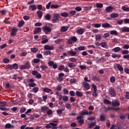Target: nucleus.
I'll return each instance as SVG.
<instances>
[{"label":"nucleus","instance_id":"1","mask_svg":"<svg viewBox=\"0 0 129 129\" xmlns=\"http://www.w3.org/2000/svg\"><path fill=\"white\" fill-rule=\"evenodd\" d=\"M31 68V64H30V62H26L24 65H20L19 69L21 70H25L26 69H30Z\"/></svg>","mask_w":129,"mask_h":129},{"label":"nucleus","instance_id":"2","mask_svg":"<svg viewBox=\"0 0 129 129\" xmlns=\"http://www.w3.org/2000/svg\"><path fill=\"white\" fill-rule=\"evenodd\" d=\"M109 93L112 97H115L116 96V92L115 89L113 87H110L109 89Z\"/></svg>","mask_w":129,"mask_h":129},{"label":"nucleus","instance_id":"3","mask_svg":"<svg viewBox=\"0 0 129 129\" xmlns=\"http://www.w3.org/2000/svg\"><path fill=\"white\" fill-rule=\"evenodd\" d=\"M42 31L43 32H44L46 35H47L48 34H49V33H51V31H52V29H51V28L47 26H45L42 27Z\"/></svg>","mask_w":129,"mask_h":129},{"label":"nucleus","instance_id":"4","mask_svg":"<svg viewBox=\"0 0 129 129\" xmlns=\"http://www.w3.org/2000/svg\"><path fill=\"white\" fill-rule=\"evenodd\" d=\"M64 76H65V74L63 73H60L58 74V77L56 78V80L58 81V82H62L63 80H64Z\"/></svg>","mask_w":129,"mask_h":129},{"label":"nucleus","instance_id":"5","mask_svg":"<svg viewBox=\"0 0 129 129\" xmlns=\"http://www.w3.org/2000/svg\"><path fill=\"white\" fill-rule=\"evenodd\" d=\"M76 42H77V37L73 36L70 39L68 40V44L71 45V44H73V42L75 43Z\"/></svg>","mask_w":129,"mask_h":129},{"label":"nucleus","instance_id":"6","mask_svg":"<svg viewBox=\"0 0 129 129\" xmlns=\"http://www.w3.org/2000/svg\"><path fill=\"white\" fill-rule=\"evenodd\" d=\"M114 68L115 69L117 68L118 70L120 71V72H122V71H123V68H122V66L118 63H115V65L114 66Z\"/></svg>","mask_w":129,"mask_h":129},{"label":"nucleus","instance_id":"7","mask_svg":"<svg viewBox=\"0 0 129 129\" xmlns=\"http://www.w3.org/2000/svg\"><path fill=\"white\" fill-rule=\"evenodd\" d=\"M17 33H18V29L16 27H13L12 29V32L11 33V36H13V37H15V36L17 35Z\"/></svg>","mask_w":129,"mask_h":129},{"label":"nucleus","instance_id":"8","mask_svg":"<svg viewBox=\"0 0 129 129\" xmlns=\"http://www.w3.org/2000/svg\"><path fill=\"white\" fill-rule=\"evenodd\" d=\"M120 30H121L122 31L121 33H128L129 32V27H123L122 28H120Z\"/></svg>","mask_w":129,"mask_h":129},{"label":"nucleus","instance_id":"9","mask_svg":"<svg viewBox=\"0 0 129 129\" xmlns=\"http://www.w3.org/2000/svg\"><path fill=\"white\" fill-rule=\"evenodd\" d=\"M54 46L52 45L51 46H50L49 45H44V49L45 50H54Z\"/></svg>","mask_w":129,"mask_h":129},{"label":"nucleus","instance_id":"10","mask_svg":"<svg viewBox=\"0 0 129 129\" xmlns=\"http://www.w3.org/2000/svg\"><path fill=\"white\" fill-rule=\"evenodd\" d=\"M112 106H119L120 104L119 103V102L117 101V100H116L115 101L112 102Z\"/></svg>","mask_w":129,"mask_h":129},{"label":"nucleus","instance_id":"11","mask_svg":"<svg viewBox=\"0 0 129 129\" xmlns=\"http://www.w3.org/2000/svg\"><path fill=\"white\" fill-rule=\"evenodd\" d=\"M84 32H85V30L83 28L79 29L76 31V33H77V34H79V35H83Z\"/></svg>","mask_w":129,"mask_h":129},{"label":"nucleus","instance_id":"12","mask_svg":"<svg viewBox=\"0 0 129 129\" xmlns=\"http://www.w3.org/2000/svg\"><path fill=\"white\" fill-rule=\"evenodd\" d=\"M68 30V27L67 26H62L60 28V32L62 33H65V32H67V30Z\"/></svg>","mask_w":129,"mask_h":129},{"label":"nucleus","instance_id":"13","mask_svg":"<svg viewBox=\"0 0 129 129\" xmlns=\"http://www.w3.org/2000/svg\"><path fill=\"white\" fill-rule=\"evenodd\" d=\"M110 17L112 19H115V18H118L119 14L117 13H112L110 14Z\"/></svg>","mask_w":129,"mask_h":129},{"label":"nucleus","instance_id":"14","mask_svg":"<svg viewBox=\"0 0 129 129\" xmlns=\"http://www.w3.org/2000/svg\"><path fill=\"white\" fill-rule=\"evenodd\" d=\"M41 110L42 112H45V111H48V110H49V107L42 106L41 107Z\"/></svg>","mask_w":129,"mask_h":129},{"label":"nucleus","instance_id":"15","mask_svg":"<svg viewBox=\"0 0 129 129\" xmlns=\"http://www.w3.org/2000/svg\"><path fill=\"white\" fill-rule=\"evenodd\" d=\"M41 31H42V29L40 27H38L36 29H35L34 31V35H36L37 34H39V33L41 32Z\"/></svg>","mask_w":129,"mask_h":129},{"label":"nucleus","instance_id":"16","mask_svg":"<svg viewBox=\"0 0 129 129\" xmlns=\"http://www.w3.org/2000/svg\"><path fill=\"white\" fill-rule=\"evenodd\" d=\"M102 27L103 28H105L106 29H107L108 28H111L110 24H109V23H108L102 24Z\"/></svg>","mask_w":129,"mask_h":129},{"label":"nucleus","instance_id":"17","mask_svg":"<svg viewBox=\"0 0 129 129\" xmlns=\"http://www.w3.org/2000/svg\"><path fill=\"white\" fill-rule=\"evenodd\" d=\"M112 50L114 51V52H115V53H117V52H119V51H122V49L119 47H116L113 48Z\"/></svg>","mask_w":129,"mask_h":129},{"label":"nucleus","instance_id":"18","mask_svg":"<svg viewBox=\"0 0 129 129\" xmlns=\"http://www.w3.org/2000/svg\"><path fill=\"white\" fill-rule=\"evenodd\" d=\"M30 9H31V11L34 12V11H36L37 10V6L36 5H32L29 6Z\"/></svg>","mask_w":129,"mask_h":129},{"label":"nucleus","instance_id":"19","mask_svg":"<svg viewBox=\"0 0 129 129\" xmlns=\"http://www.w3.org/2000/svg\"><path fill=\"white\" fill-rule=\"evenodd\" d=\"M36 14L38 15V17L40 19H41V18H42V17H43V12H42L41 11H38L37 12Z\"/></svg>","mask_w":129,"mask_h":129},{"label":"nucleus","instance_id":"20","mask_svg":"<svg viewBox=\"0 0 129 129\" xmlns=\"http://www.w3.org/2000/svg\"><path fill=\"white\" fill-rule=\"evenodd\" d=\"M51 124V128L52 129H58V127H57V124L50 122Z\"/></svg>","mask_w":129,"mask_h":129},{"label":"nucleus","instance_id":"21","mask_svg":"<svg viewBox=\"0 0 129 129\" xmlns=\"http://www.w3.org/2000/svg\"><path fill=\"white\" fill-rule=\"evenodd\" d=\"M95 125H96V122H93L89 124L88 127L89 128H93Z\"/></svg>","mask_w":129,"mask_h":129},{"label":"nucleus","instance_id":"22","mask_svg":"<svg viewBox=\"0 0 129 129\" xmlns=\"http://www.w3.org/2000/svg\"><path fill=\"white\" fill-rule=\"evenodd\" d=\"M24 25H25V21H24L23 20H22L19 23L18 27V28H22V27H23Z\"/></svg>","mask_w":129,"mask_h":129},{"label":"nucleus","instance_id":"23","mask_svg":"<svg viewBox=\"0 0 129 129\" xmlns=\"http://www.w3.org/2000/svg\"><path fill=\"white\" fill-rule=\"evenodd\" d=\"M76 95H77V96H79V97H81L83 96V94H82L81 92H80L79 91H76Z\"/></svg>","mask_w":129,"mask_h":129},{"label":"nucleus","instance_id":"24","mask_svg":"<svg viewBox=\"0 0 129 129\" xmlns=\"http://www.w3.org/2000/svg\"><path fill=\"white\" fill-rule=\"evenodd\" d=\"M110 34L111 35H114V36H117L118 35V32L116 30H111L110 31Z\"/></svg>","mask_w":129,"mask_h":129},{"label":"nucleus","instance_id":"25","mask_svg":"<svg viewBox=\"0 0 129 129\" xmlns=\"http://www.w3.org/2000/svg\"><path fill=\"white\" fill-rule=\"evenodd\" d=\"M45 20L46 21H50L51 20V15L49 14H47L45 16Z\"/></svg>","mask_w":129,"mask_h":129},{"label":"nucleus","instance_id":"26","mask_svg":"<svg viewBox=\"0 0 129 129\" xmlns=\"http://www.w3.org/2000/svg\"><path fill=\"white\" fill-rule=\"evenodd\" d=\"M14 127V125L11 124V123H7L5 125V128H12Z\"/></svg>","mask_w":129,"mask_h":129},{"label":"nucleus","instance_id":"27","mask_svg":"<svg viewBox=\"0 0 129 129\" xmlns=\"http://www.w3.org/2000/svg\"><path fill=\"white\" fill-rule=\"evenodd\" d=\"M40 67L42 70H43V71H45L46 69H48V67L43 64H41Z\"/></svg>","mask_w":129,"mask_h":129},{"label":"nucleus","instance_id":"28","mask_svg":"<svg viewBox=\"0 0 129 129\" xmlns=\"http://www.w3.org/2000/svg\"><path fill=\"white\" fill-rule=\"evenodd\" d=\"M60 16L63 17V18H67L69 16V14L66 12H63L60 14Z\"/></svg>","mask_w":129,"mask_h":129},{"label":"nucleus","instance_id":"29","mask_svg":"<svg viewBox=\"0 0 129 129\" xmlns=\"http://www.w3.org/2000/svg\"><path fill=\"white\" fill-rule=\"evenodd\" d=\"M64 110H65V108H63L61 109L57 110L56 112L57 114H62V112L64 111Z\"/></svg>","mask_w":129,"mask_h":129},{"label":"nucleus","instance_id":"30","mask_svg":"<svg viewBox=\"0 0 129 129\" xmlns=\"http://www.w3.org/2000/svg\"><path fill=\"white\" fill-rule=\"evenodd\" d=\"M43 91L44 92H46L47 93H50V92L52 91V90L48 88H44L43 89Z\"/></svg>","mask_w":129,"mask_h":129},{"label":"nucleus","instance_id":"31","mask_svg":"<svg viewBox=\"0 0 129 129\" xmlns=\"http://www.w3.org/2000/svg\"><path fill=\"white\" fill-rule=\"evenodd\" d=\"M69 14H70L71 17H73V16H75L76 14V12L74 10H72L69 11Z\"/></svg>","mask_w":129,"mask_h":129},{"label":"nucleus","instance_id":"32","mask_svg":"<svg viewBox=\"0 0 129 129\" xmlns=\"http://www.w3.org/2000/svg\"><path fill=\"white\" fill-rule=\"evenodd\" d=\"M112 109H113V108H112V107H108V108H107L106 107H105L104 111L105 112H107V111H108V110H112Z\"/></svg>","mask_w":129,"mask_h":129},{"label":"nucleus","instance_id":"33","mask_svg":"<svg viewBox=\"0 0 129 129\" xmlns=\"http://www.w3.org/2000/svg\"><path fill=\"white\" fill-rule=\"evenodd\" d=\"M113 10L112 6H109L106 8V12H111Z\"/></svg>","mask_w":129,"mask_h":129},{"label":"nucleus","instance_id":"34","mask_svg":"<svg viewBox=\"0 0 129 129\" xmlns=\"http://www.w3.org/2000/svg\"><path fill=\"white\" fill-rule=\"evenodd\" d=\"M31 51H32L33 53H37V52L39 51V49L36 47H33L31 48Z\"/></svg>","mask_w":129,"mask_h":129},{"label":"nucleus","instance_id":"35","mask_svg":"<svg viewBox=\"0 0 129 129\" xmlns=\"http://www.w3.org/2000/svg\"><path fill=\"white\" fill-rule=\"evenodd\" d=\"M51 51L47 50L44 52L43 55H44V56H48V55H51Z\"/></svg>","mask_w":129,"mask_h":129},{"label":"nucleus","instance_id":"36","mask_svg":"<svg viewBox=\"0 0 129 129\" xmlns=\"http://www.w3.org/2000/svg\"><path fill=\"white\" fill-rule=\"evenodd\" d=\"M84 86L87 90H88V89H90V85H89V84L88 83H85V84H84Z\"/></svg>","mask_w":129,"mask_h":129},{"label":"nucleus","instance_id":"37","mask_svg":"<svg viewBox=\"0 0 129 129\" xmlns=\"http://www.w3.org/2000/svg\"><path fill=\"white\" fill-rule=\"evenodd\" d=\"M68 53L70 54V55H71V56H75L76 54H77L76 51H73L72 50L69 51Z\"/></svg>","mask_w":129,"mask_h":129},{"label":"nucleus","instance_id":"38","mask_svg":"<svg viewBox=\"0 0 129 129\" xmlns=\"http://www.w3.org/2000/svg\"><path fill=\"white\" fill-rule=\"evenodd\" d=\"M110 82L111 83H114V82H115V77H114V76L111 77L110 78Z\"/></svg>","mask_w":129,"mask_h":129},{"label":"nucleus","instance_id":"39","mask_svg":"<svg viewBox=\"0 0 129 129\" xmlns=\"http://www.w3.org/2000/svg\"><path fill=\"white\" fill-rule=\"evenodd\" d=\"M53 18L59 21V19H60V14H54L53 15Z\"/></svg>","mask_w":129,"mask_h":129},{"label":"nucleus","instance_id":"40","mask_svg":"<svg viewBox=\"0 0 129 129\" xmlns=\"http://www.w3.org/2000/svg\"><path fill=\"white\" fill-rule=\"evenodd\" d=\"M97 91H94V92H92V95L93 97H97V96H98V94Z\"/></svg>","mask_w":129,"mask_h":129},{"label":"nucleus","instance_id":"41","mask_svg":"<svg viewBox=\"0 0 129 129\" xmlns=\"http://www.w3.org/2000/svg\"><path fill=\"white\" fill-rule=\"evenodd\" d=\"M81 115H88V111L86 110V111H82L81 113Z\"/></svg>","mask_w":129,"mask_h":129},{"label":"nucleus","instance_id":"42","mask_svg":"<svg viewBox=\"0 0 129 129\" xmlns=\"http://www.w3.org/2000/svg\"><path fill=\"white\" fill-rule=\"evenodd\" d=\"M102 38V37L101 36V35L100 34H97L96 36H95V39L96 40H101V38Z\"/></svg>","mask_w":129,"mask_h":129},{"label":"nucleus","instance_id":"43","mask_svg":"<svg viewBox=\"0 0 129 129\" xmlns=\"http://www.w3.org/2000/svg\"><path fill=\"white\" fill-rule=\"evenodd\" d=\"M68 66L70 68H73V67H75L76 66V64H74L73 62H70L68 64Z\"/></svg>","mask_w":129,"mask_h":129},{"label":"nucleus","instance_id":"44","mask_svg":"<svg viewBox=\"0 0 129 129\" xmlns=\"http://www.w3.org/2000/svg\"><path fill=\"white\" fill-rule=\"evenodd\" d=\"M121 9L124 12H129V8L126 7L125 6H123Z\"/></svg>","mask_w":129,"mask_h":129},{"label":"nucleus","instance_id":"45","mask_svg":"<svg viewBox=\"0 0 129 129\" xmlns=\"http://www.w3.org/2000/svg\"><path fill=\"white\" fill-rule=\"evenodd\" d=\"M104 103L105 104H111V102H110V101L108 100L107 99H105L104 100Z\"/></svg>","mask_w":129,"mask_h":129},{"label":"nucleus","instance_id":"46","mask_svg":"<svg viewBox=\"0 0 129 129\" xmlns=\"http://www.w3.org/2000/svg\"><path fill=\"white\" fill-rule=\"evenodd\" d=\"M69 59L70 60L71 62H77V58H76V57H71Z\"/></svg>","mask_w":129,"mask_h":129},{"label":"nucleus","instance_id":"47","mask_svg":"<svg viewBox=\"0 0 129 129\" xmlns=\"http://www.w3.org/2000/svg\"><path fill=\"white\" fill-rule=\"evenodd\" d=\"M121 53L123 55H127V54H129V51L127 50H122Z\"/></svg>","mask_w":129,"mask_h":129},{"label":"nucleus","instance_id":"48","mask_svg":"<svg viewBox=\"0 0 129 129\" xmlns=\"http://www.w3.org/2000/svg\"><path fill=\"white\" fill-rule=\"evenodd\" d=\"M96 7L101 9V8H103V4L102 3H96Z\"/></svg>","mask_w":129,"mask_h":129},{"label":"nucleus","instance_id":"49","mask_svg":"<svg viewBox=\"0 0 129 129\" xmlns=\"http://www.w3.org/2000/svg\"><path fill=\"white\" fill-rule=\"evenodd\" d=\"M32 90H33L34 93H37V92H38V91H39V88H38L37 87H35L34 88H33L32 89Z\"/></svg>","mask_w":129,"mask_h":129},{"label":"nucleus","instance_id":"50","mask_svg":"<svg viewBox=\"0 0 129 129\" xmlns=\"http://www.w3.org/2000/svg\"><path fill=\"white\" fill-rule=\"evenodd\" d=\"M92 80H93V81H100V79L96 76L93 77Z\"/></svg>","mask_w":129,"mask_h":129},{"label":"nucleus","instance_id":"51","mask_svg":"<svg viewBox=\"0 0 129 129\" xmlns=\"http://www.w3.org/2000/svg\"><path fill=\"white\" fill-rule=\"evenodd\" d=\"M58 8H60V6L58 5H52L51 6V9H58Z\"/></svg>","mask_w":129,"mask_h":129},{"label":"nucleus","instance_id":"52","mask_svg":"<svg viewBox=\"0 0 129 129\" xmlns=\"http://www.w3.org/2000/svg\"><path fill=\"white\" fill-rule=\"evenodd\" d=\"M13 68L15 70L19 69V64H18V63H15L13 64Z\"/></svg>","mask_w":129,"mask_h":129},{"label":"nucleus","instance_id":"53","mask_svg":"<svg viewBox=\"0 0 129 129\" xmlns=\"http://www.w3.org/2000/svg\"><path fill=\"white\" fill-rule=\"evenodd\" d=\"M51 5V2L48 3V4L46 6V9H47V10H49L50 8H51V6H52Z\"/></svg>","mask_w":129,"mask_h":129},{"label":"nucleus","instance_id":"54","mask_svg":"<svg viewBox=\"0 0 129 129\" xmlns=\"http://www.w3.org/2000/svg\"><path fill=\"white\" fill-rule=\"evenodd\" d=\"M28 85L29 87H35V86H37V84L35 83H29Z\"/></svg>","mask_w":129,"mask_h":129},{"label":"nucleus","instance_id":"55","mask_svg":"<svg viewBox=\"0 0 129 129\" xmlns=\"http://www.w3.org/2000/svg\"><path fill=\"white\" fill-rule=\"evenodd\" d=\"M100 119L101 121H104V120H105V116L101 115L100 116Z\"/></svg>","mask_w":129,"mask_h":129},{"label":"nucleus","instance_id":"56","mask_svg":"<svg viewBox=\"0 0 129 129\" xmlns=\"http://www.w3.org/2000/svg\"><path fill=\"white\" fill-rule=\"evenodd\" d=\"M26 108L22 107L20 109L19 111H20V113H24V112H25V111H26Z\"/></svg>","mask_w":129,"mask_h":129},{"label":"nucleus","instance_id":"57","mask_svg":"<svg viewBox=\"0 0 129 129\" xmlns=\"http://www.w3.org/2000/svg\"><path fill=\"white\" fill-rule=\"evenodd\" d=\"M75 10L77 11V12H81V11H82V8L80 7H77L75 8Z\"/></svg>","mask_w":129,"mask_h":129},{"label":"nucleus","instance_id":"58","mask_svg":"<svg viewBox=\"0 0 129 129\" xmlns=\"http://www.w3.org/2000/svg\"><path fill=\"white\" fill-rule=\"evenodd\" d=\"M105 60V58L104 57H102L100 59H98L97 61H98V63H101V62H103Z\"/></svg>","mask_w":129,"mask_h":129},{"label":"nucleus","instance_id":"59","mask_svg":"<svg viewBox=\"0 0 129 129\" xmlns=\"http://www.w3.org/2000/svg\"><path fill=\"white\" fill-rule=\"evenodd\" d=\"M6 105H7V102L6 101L0 102V107L6 106Z\"/></svg>","mask_w":129,"mask_h":129},{"label":"nucleus","instance_id":"60","mask_svg":"<svg viewBox=\"0 0 129 129\" xmlns=\"http://www.w3.org/2000/svg\"><path fill=\"white\" fill-rule=\"evenodd\" d=\"M78 49L79 50V51H83V50H85V46L78 47Z\"/></svg>","mask_w":129,"mask_h":129},{"label":"nucleus","instance_id":"61","mask_svg":"<svg viewBox=\"0 0 129 129\" xmlns=\"http://www.w3.org/2000/svg\"><path fill=\"white\" fill-rule=\"evenodd\" d=\"M109 36H110L109 33H105L103 35V38L104 39H106V38H108Z\"/></svg>","mask_w":129,"mask_h":129},{"label":"nucleus","instance_id":"62","mask_svg":"<svg viewBox=\"0 0 129 129\" xmlns=\"http://www.w3.org/2000/svg\"><path fill=\"white\" fill-rule=\"evenodd\" d=\"M55 44H60L62 42V39L59 38L57 40H55Z\"/></svg>","mask_w":129,"mask_h":129},{"label":"nucleus","instance_id":"63","mask_svg":"<svg viewBox=\"0 0 129 129\" xmlns=\"http://www.w3.org/2000/svg\"><path fill=\"white\" fill-rule=\"evenodd\" d=\"M4 63H9L10 62V59L5 58L3 59Z\"/></svg>","mask_w":129,"mask_h":129},{"label":"nucleus","instance_id":"64","mask_svg":"<svg viewBox=\"0 0 129 129\" xmlns=\"http://www.w3.org/2000/svg\"><path fill=\"white\" fill-rule=\"evenodd\" d=\"M123 58L124 59H126L127 60H129V54L123 55Z\"/></svg>","mask_w":129,"mask_h":129}]
</instances>
